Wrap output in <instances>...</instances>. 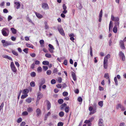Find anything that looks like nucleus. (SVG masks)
Wrapping results in <instances>:
<instances>
[{"instance_id":"nucleus-1","label":"nucleus","mask_w":126,"mask_h":126,"mask_svg":"<svg viewBox=\"0 0 126 126\" xmlns=\"http://www.w3.org/2000/svg\"><path fill=\"white\" fill-rule=\"evenodd\" d=\"M1 32L2 35L4 36H7L9 35V30L8 28H3L1 30Z\"/></svg>"},{"instance_id":"nucleus-2","label":"nucleus","mask_w":126,"mask_h":126,"mask_svg":"<svg viewBox=\"0 0 126 126\" xmlns=\"http://www.w3.org/2000/svg\"><path fill=\"white\" fill-rule=\"evenodd\" d=\"M1 43L3 44V45L4 47L10 45L12 44V43L10 42L5 41L4 40L1 41Z\"/></svg>"},{"instance_id":"nucleus-3","label":"nucleus","mask_w":126,"mask_h":126,"mask_svg":"<svg viewBox=\"0 0 126 126\" xmlns=\"http://www.w3.org/2000/svg\"><path fill=\"white\" fill-rule=\"evenodd\" d=\"M116 108L117 110L120 108L122 111H124L125 110V108L121 103L118 104L116 106Z\"/></svg>"},{"instance_id":"nucleus-4","label":"nucleus","mask_w":126,"mask_h":126,"mask_svg":"<svg viewBox=\"0 0 126 126\" xmlns=\"http://www.w3.org/2000/svg\"><path fill=\"white\" fill-rule=\"evenodd\" d=\"M10 66L12 71L14 73H15L17 71V69L15 67L13 62H11Z\"/></svg>"},{"instance_id":"nucleus-5","label":"nucleus","mask_w":126,"mask_h":126,"mask_svg":"<svg viewBox=\"0 0 126 126\" xmlns=\"http://www.w3.org/2000/svg\"><path fill=\"white\" fill-rule=\"evenodd\" d=\"M96 104L95 103H94L93 105V107L94 109L92 112H90L89 113L90 115L94 114L96 112Z\"/></svg>"},{"instance_id":"nucleus-6","label":"nucleus","mask_w":126,"mask_h":126,"mask_svg":"<svg viewBox=\"0 0 126 126\" xmlns=\"http://www.w3.org/2000/svg\"><path fill=\"white\" fill-rule=\"evenodd\" d=\"M119 55L120 57L122 59V60L123 61H125V57L122 51H120Z\"/></svg>"},{"instance_id":"nucleus-7","label":"nucleus","mask_w":126,"mask_h":126,"mask_svg":"<svg viewBox=\"0 0 126 126\" xmlns=\"http://www.w3.org/2000/svg\"><path fill=\"white\" fill-rule=\"evenodd\" d=\"M124 41L123 40H121L119 42V45L121 49H125Z\"/></svg>"},{"instance_id":"nucleus-8","label":"nucleus","mask_w":126,"mask_h":126,"mask_svg":"<svg viewBox=\"0 0 126 126\" xmlns=\"http://www.w3.org/2000/svg\"><path fill=\"white\" fill-rule=\"evenodd\" d=\"M58 29L59 32L61 35L63 36L65 35L64 31L62 27L58 28Z\"/></svg>"},{"instance_id":"nucleus-9","label":"nucleus","mask_w":126,"mask_h":126,"mask_svg":"<svg viewBox=\"0 0 126 126\" xmlns=\"http://www.w3.org/2000/svg\"><path fill=\"white\" fill-rule=\"evenodd\" d=\"M42 7L45 9L47 10L49 9V7L47 4L45 3H43L42 4Z\"/></svg>"},{"instance_id":"nucleus-10","label":"nucleus","mask_w":126,"mask_h":126,"mask_svg":"<svg viewBox=\"0 0 126 126\" xmlns=\"http://www.w3.org/2000/svg\"><path fill=\"white\" fill-rule=\"evenodd\" d=\"M103 123V119H100L98 122V126H104Z\"/></svg>"},{"instance_id":"nucleus-11","label":"nucleus","mask_w":126,"mask_h":126,"mask_svg":"<svg viewBox=\"0 0 126 126\" xmlns=\"http://www.w3.org/2000/svg\"><path fill=\"white\" fill-rule=\"evenodd\" d=\"M43 97V94H42L39 92L37 94V99L39 100L40 99Z\"/></svg>"},{"instance_id":"nucleus-12","label":"nucleus","mask_w":126,"mask_h":126,"mask_svg":"<svg viewBox=\"0 0 126 126\" xmlns=\"http://www.w3.org/2000/svg\"><path fill=\"white\" fill-rule=\"evenodd\" d=\"M102 16V10L101 9L99 15V21L100 22L101 21V18Z\"/></svg>"},{"instance_id":"nucleus-13","label":"nucleus","mask_w":126,"mask_h":126,"mask_svg":"<svg viewBox=\"0 0 126 126\" xmlns=\"http://www.w3.org/2000/svg\"><path fill=\"white\" fill-rule=\"evenodd\" d=\"M36 112L37 113L36 116L37 117H38L41 115V111L38 108L36 110Z\"/></svg>"},{"instance_id":"nucleus-14","label":"nucleus","mask_w":126,"mask_h":126,"mask_svg":"<svg viewBox=\"0 0 126 126\" xmlns=\"http://www.w3.org/2000/svg\"><path fill=\"white\" fill-rule=\"evenodd\" d=\"M14 3L15 4V5H14L15 7H16V8L17 9H19L20 6L19 3L18 2H15Z\"/></svg>"},{"instance_id":"nucleus-15","label":"nucleus","mask_w":126,"mask_h":126,"mask_svg":"<svg viewBox=\"0 0 126 126\" xmlns=\"http://www.w3.org/2000/svg\"><path fill=\"white\" fill-rule=\"evenodd\" d=\"M71 74L72 77L73 79V80L74 81H76L77 80V78L74 72H72Z\"/></svg>"},{"instance_id":"nucleus-16","label":"nucleus","mask_w":126,"mask_h":126,"mask_svg":"<svg viewBox=\"0 0 126 126\" xmlns=\"http://www.w3.org/2000/svg\"><path fill=\"white\" fill-rule=\"evenodd\" d=\"M46 101L47 102V109L48 110L51 108V104L48 100H47Z\"/></svg>"},{"instance_id":"nucleus-17","label":"nucleus","mask_w":126,"mask_h":126,"mask_svg":"<svg viewBox=\"0 0 126 126\" xmlns=\"http://www.w3.org/2000/svg\"><path fill=\"white\" fill-rule=\"evenodd\" d=\"M29 92V90L27 89H25L24 90L22 93L24 94H27Z\"/></svg>"},{"instance_id":"nucleus-18","label":"nucleus","mask_w":126,"mask_h":126,"mask_svg":"<svg viewBox=\"0 0 126 126\" xmlns=\"http://www.w3.org/2000/svg\"><path fill=\"white\" fill-rule=\"evenodd\" d=\"M11 30L12 31V33L14 34H15L16 33V30L14 28H11Z\"/></svg>"},{"instance_id":"nucleus-19","label":"nucleus","mask_w":126,"mask_h":126,"mask_svg":"<svg viewBox=\"0 0 126 126\" xmlns=\"http://www.w3.org/2000/svg\"><path fill=\"white\" fill-rule=\"evenodd\" d=\"M36 16L37 17L39 18H41L43 17V16L39 13H35Z\"/></svg>"},{"instance_id":"nucleus-20","label":"nucleus","mask_w":126,"mask_h":126,"mask_svg":"<svg viewBox=\"0 0 126 126\" xmlns=\"http://www.w3.org/2000/svg\"><path fill=\"white\" fill-rule=\"evenodd\" d=\"M26 45L28 47L32 49L33 48V46L32 45H30L29 44L27 43L26 44Z\"/></svg>"},{"instance_id":"nucleus-21","label":"nucleus","mask_w":126,"mask_h":126,"mask_svg":"<svg viewBox=\"0 0 126 126\" xmlns=\"http://www.w3.org/2000/svg\"><path fill=\"white\" fill-rule=\"evenodd\" d=\"M12 52L13 55L16 56H17L18 55V53L15 50H12Z\"/></svg>"},{"instance_id":"nucleus-22","label":"nucleus","mask_w":126,"mask_h":126,"mask_svg":"<svg viewBox=\"0 0 126 126\" xmlns=\"http://www.w3.org/2000/svg\"><path fill=\"white\" fill-rule=\"evenodd\" d=\"M44 24L45 25V27L46 29H48L49 28L47 24V21H45L44 22Z\"/></svg>"},{"instance_id":"nucleus-23","label":"nucleus","mask_w":126,"mask_h":126,"mask_svg":"<svg viewBox=\"0 0 126 126\" xmlns=\"http://www.w3.org/2000/svg\"><path fill=\"white\" fill-rule=\"evenodd\" d=\"M26 101L28 103H30L32 102V99L31 98H28L26 99Z\"/></svg>"},{"instance_id":"nucleus-24","label":"nucleus","mask_w":126,"mask_h":126,"mask_svg":"<svg viewBox=\"0 0 126 126\" xmlns=\"http://www.w3.org/2000/svg\"><path fill=\"white\" fill-rule=\"evenodd\" d=\"M40 43L41 45V47H43L44 46V41L43 40H41L40 41Z\"/></svg>"},{"instance_id":"nucleus-25","label":"nucleus","mask_w":126,"mask_h":126,"mask_svg":"<svg viewBox=\"0 0 126 126\" xmlns=\"http://www.w3.org/2000/svg\"><path fill=\"white\" fill-rule=\"evenodd\" d=\"M45 82V80L44 79H42L41 80V81L40 83V85L42 86L43 84H44Z\"/></svg>"},{"instance_id":"nucleus-26","label":"nucleus","mask_w":126,"mask_h":126,"mask_svg":"<svg viewBox=\"0 0 126 126\" xmlns=\"http://www.w3.org/2000/svg\"><path fill=\"white\" fill-rule=\"evenodd\" d=\"M42 63L45 65H48L49 64V63L48 61H44Z\"/></svg>"},{"instance_id":"nucleus-27","label":"nucleus","mask_w":126,"mask_h":126,"mask_svg":"<svg viewBox=\"0 0 126 126\" xmlns=\"http://www.w3.org/2000/svg\"><path fill=\"white\" fill-rule=\"evenodd\" d=\"M104 77L107 79H110L109 74L108 73H105L104 75Z\"/></svg>"},{"instance_id":"nucleus-28","label":"nucleus","mask_w":126,"mask_h":126,"mask_svg":"<svg viewBox=\"0 0 126 126\" xmlns=\"http://www.w3.org/2000/svg\"><path fill=\"white\" fill-rule=\"evenodd\" d=\"M64 115V112L63 111L60 112L59 113V115L61 117H63Z\"/></svg>"},{"instance_id":"nucleus-29","label":"nucleus","mask_w":126,"mask_h":126,"mask_svg":"<svg viewBox=\"0 0 126 126\" xmlns=\"http://www.w3.org/2000/svg\"><path fill=\"white\" fill-rule=\"evenodd\" d=\"M63 102V100L62 99H60L58 100V102L60 104H62Z\"/></svg>"},{"instance_id":"nucleus-30","label":"nucleus","mask_w":126,"mask_h":126,"mask_svg":"<svg viewBox=\"0 0 126 126\" xmlns=\"http://www.w3.org/2000/svg\"><path fill=\"white\" fill-rule=\"evenodd\" d=\"M67 104L65 103H63L62 104L61 106L60 107L61 109H63L66 106Z\"/></svg>"},{"instance_id":"nucleus-31","label":"nucleus","mask_w":126,"mask_h":126,"mask_svg":"<svg viewBox=\"0 0 126 126\" xmlns=\"http://www.w3.org/2000/svg\"><path fill=\"white\" fill-rule=\"evenodd\" d=\"M31 76L32 77H34L36 75V74L34 72H33L31 74Z\"/></svg>"},{"instance_id":"nucleus-32","label":"nucleus","mask_w":126,"mask_h":126,"mask_svg":"<svg viewBox=\"0 0 126 126\" xmlns=\"http://www.w3.org/2000/svg\"><path fill=\"white\" fill-rule=\"evenodd\" d=\"M28 96V94H25L22 95L21 96V98L22 99H24L27 97Z\"/></svg>"},{"instance_id":"nucleus-33","label":"nucleus","mask_w":126,"mask_h":126,"mask_svg":"<svg viewBox=\"0 0 126 126\" xmlns=\"http://www.w3.org/2000/svg\"><path fill=\"white\" fill-rule=\"evenodd\" d=\"M30 85L32 87H34L35 86V82L34 81H32L30 83Z\"/></svg>"},{"instance_id":"nucleus-34","label":"nucleus","mask_w":126,"mask_h":126,"mask_svg":"<svg viewBox=\"0 0 126 126\" xmlns=\"http://www.w3.org/2000/svg\"><path fill=\"white\" fill-rule=\"evenodd\" d=\"M32 108L30 107H29L27 108V111L29 112H31L33 111Z\"/></svg>"},{"instance_id":"nucleus-35","label":"nucleus","mask_w":126,"mask_h":126,"mask_svg":"<svg viewBox=\"0 0 126 126\" xmlns=\"http://www.w3.org/2000/svg\"><path fill=\"white\" fill-rule=\"evenodd\" d=\"M103 101H99L98 103V104L101 107H102L103 106Z\"/></svg>"},{"instance_id":"nucleus-36","label":"nucleus","mask_w":126,"mask_h":126,"mask_svg":"<svg viewBox=\"0 0 126 126\" xmlns=\"http://www.w3.org/2000/svg\"><path fill=\"white\" fill-rule=\"evenodd\" d=\"M69 107H66L65 109V111L66 113H68L69 112Z\"/></svg>"},{"instance_id":"nucleus-37","label":"nucleus","mask_w":126,"mask_h":126,"mask_svg":"<svg viewBox=\"0 0 126 126\" xmlns=\"http://www.w3.org/2000/svg\"><path fill=\"white\" fill-rule=\"evenodd\" d=\"M113 31L114 33H116L117 31V27L114 26Z\"/></svg>"},{"instance_id":"nucleus-38","label":"nucleus","mask_w":126,"mask_h":126,"mask_svg":"<svg viewBox=\"0 0 126 126\" xmlns=\"http://www.w3.org/2000/svg\"><path fill=\"white\" fill-rule=\"evenodd\" d=\"M114 81L115 83V84L116 86H117L118 85V83L117 82V78L115 77L114 78Z\"/></svg>"},{"instance_id":"nucleus-39","label":"nucleus","mask_w":126,"mask_h":126,"mask_svg":"<svg viewBox=\"0 0 126 126\" xmlns=\"http://www.w3.org/2000/svg\"><path fill=\"white\" fill-rule=\"evenodd\" d=\"M90 54L91 56H93V51L92 48L91 46H90Z\"/></svg>"},{"instance_id":"nucleus-40","label":"nucleus","mask_w":126,"mask_h":126,"mask_svg":"<svg viewBox=\"0 0 126 126\" xmlns=\"http://www.w3.org/2000/svg\"><path fill=\"white\" fill-rule=\"evenodd\" d=\"M45 56L46 57L48 58H50L51 57V56L50 54L48 53H46L45 55Z\"/></svg>"},{"instance_id":"nucleus-41","label":"nucleus","mask_w":126,"mask_h":126,"mask_svg":"<svg viewBox=\"0 0 126 126\" xmlns=\"http://www.w3.org/2000/svg\"><path fill=\"white\" fill-rule=\"evenodd\" d=\"M68 93L66 92H64L63 93V95L64 96H66L68 95Z\"/></svg>"},{"instance_id":"nucleus-42","label":"nucleus","mask_w":126,"mask_h":126,"mask_svg":"<svg viewBox=\"0 0 126 126\" xmlns=\"http://www.w3.org/2000/svg\"><path fill=\"white\" fill-rule=\"evenodd\" d=\"M115 25L114 27H117L119 26V22L118 21L115 22Z\"/></svg>"},{"instance_id":"nucleus-43","label":"nucleus","mask_w":126,"mask_h":126,"mask_svg":"<svg viewBox=\"0 0 126 126\" xmlns=\"http://www.w3.org/2000/svg\"><path fill=\"white\" fill-rule=\"evenodd\" d=\"M51 83L52 84H54L56 83V81L55 79H53L51 80Z\"/></svg>"},{"instance_id":"nucleus-44","label":"nucleus","mask_w":126,"mask_h":126,"mask_svg":"<svg viewBox=\"0 0 126 126\" xmlns=\"http://www.w3.org/2000/svg\"><path fill=\"white\" fill-rule=\"evenodd\" d=\"M78 100L79 102H82V99L81 97H79L78 98Z\"/></svg>"},{"instance_id":"nucleus-45","label":"nucleus","mask_w":126,"mask_h":126,"mask_svg":"<svg viewBox=\"0 0 126 126\" xmlns=\"http://www.w3.org/2000/svg\"><path fill=\"white\" fill-rule=\"evenodd\" d=\"M22 118L21 117H20L18 119L17 121V122L18 123H19L22 121Z\"/></svg>"},{"instance_id":"nucleus-46","label":"nucleus","mask_w":126,"mask_h":126,"mask_svg":"<svg viewBox=\"0 0 126 126\" xmlns=\"http://www.w3.org/2000/svg\"><path fill=\"white\" fill-rule=\"evenodd\" d=\"M48 46H49V49H54V47H53L51 44H49L48 45Z\"/></svg>"},{"instance_id":"nucleus-47","label":"nucleus","mask_w":126,"mask_h":126,"mask_svg":"<svg viewBox=\"0 0 126 126\" xmlns=\"http://www.w3.org/2000/svg\"><path fill=\"white\" fill-rule=\"evenodd\" d=\"M58 116L56 114H54L52 116V117L55 119H56L58 118Z\"/></svg>"},{"instance_id":"nucleus-48","label":"nucleus","mask_w":126,"mask_h":126,"mask_svg":"<svg viewBox=\"0 0 126 126\" xmlns=\"http://www.w3.org/2000/svg\"><path fill=\"white\" fill-rule=\"evenodd\" d=\"M51 73V70H49L47 71V74L48 75H50Z\"/></svg>"},{"instance_id":"nucleus-49","label":"nucleus","mask_w":126,"mask_h":126,"mask_svg":"<svg viewBox=\"0 0 126 126\" xmlns=\"http://www.w3.org/2000/svg\"><path fill=\"white\" fill-rule=\"evenodd\" d=\"M58 81L59 83H61L62 81V79L60 77L58 78Z\"/></svg>"},{"instance_id":"nucleus-50","label":"nucleus","mask_w":126,"mask_h":126,"mask_svg":"<svg viewBox=\"0 0 126 126\" xmlns=\"http://www.w3.org/2000/svg\"><path fill=\"white\" fill-rule=\"evenodd\" d=\"M29 49L28 48H25L23 50V51L26 53L27 54L28 53V50Z\"/></svg>"},{"instance_id":"nucleus-51","label":"nucleus","mask_w":126,"mask_h":126,"mask_svg":"<svg viewBox=\"0 0 126 126\" xmlns=\"http://www.w3.org/2000/svg\"><path fill=\"white\" fill-rule=\"evenodd\" d=\"M63 123L62 122H59L58 124V126H63Z\"/></svg>"},{"instance_id":"nucleus-52","label":"nucleus","mask_w":126,"mask_h":126,"mask_svg":"<svg viewBox=\"0 0 126 126\" xmlns=\"http://www.w3.org/2000/svg\"><path fill=\"white\" fill-rule=\"evenodd\" d=\"M119 20V18L118 17H115L114 21L116 22L118 21Z\"/></svg>"},{"instance_id":"nucleus-53","label":"nucleus","mask_w":126,"mask_h":126,"mask_svg":"<svg viewBox=\"0 0 126 126\" xmlns=\"http://www.w3.org/2000/svg\"><path fill=\"white\" fill-rule=\"evenodd\" d=\"M43 69L45 71H46L48 69V67L47 66H43Z\"/></svg>"},{"instance_id":"nucleus-54","label":"nucleus","mask_w":126,"mask_h":126,"mask_svg":"<svg viewBox=\"0 0 126 126\" xmlns=\"http://www.w3.org/2000/svg\"><path fill=\"white\" fill-rule=\"evenodd\" d=\"M57 87L58 88H60L62 87V85L61 84H58L56 85Z\"/></svg>"},{"instance_id":"nucleus-55","label":"nucleus","mask_w":126,"mask_h":126,"mask_svg":"<svg viewBox=\"0 0 126 126\" xmlns=\"http://www.w3.org/2000/svg\"><path fill=\"white\" fill-rule=\"evenodd\" d=\"M50 112H48L47 114H45V116H46V118H48V116L50 115Z\"/></svg>"},{"instance_id":"nucleus-56","label":"nucleus","mask_w":126,"mask_h":126,"mask_svg":"<svg viewBox=\"0 0 126 126\" xmlns=\"http://www.w3.org/2000/svg\"><path fill=\"white\" fill-rule=\"evenodd\" d=\"M28 114V112L27 111H24L22 113V114L23 115H26Z\"/></svg>"},{"instance_id":"nucleus-57","label":"nucleus","mask_w":126,"mask_h":126,"mask_svg":"<svg viewBox=\"0 0 126 126\" xmlns=\"http://www.w3.org/2000/svg\"><path fill=\"white\" fill-rule=\"evenodd\" d=\"M42 70V68L41 67H38L37 71L38 72H41Z\"/></svg>"},{"instance_id":"nucleus-58","label":"nucleus","mask_w":126,"mask_h":126,"mask_svg":"<svg viewBox=\"0 0 126 126\" xmlns=\"http://www.w3.org/2000/svg\"><path fill=\"white\" fill-rule=\"evenodd\" d=\"M108 60L107 59H106L105 58H104V60L103 64H107Z\"/></svg>"},{"instance_id":"nucleus-59","label":"nucleus","mask_w":126,"mask_h":126,"mask_svg":"<svg viewBox=\"0 0 126 126\" xmlns=\"http://www.w3.org/2000/svg\"><path fill=\"white\" fill-rule=\"evenodd\" d=\"M40 62L38 60H35V64H36L38 65L40 64Z\"/></svg>"},{"instance_id":"nucleus-60","label":"nucleus","mask_w":126,"mask_h":126,"mask_svg":"<svg viewBox=\"0 0 126 126\" xmlns=\"http://www.w3.org/2000/svg\"><path fill=\"white\" fill-rule=\"evenodd\" d=\"M35 66V64L34 63L32 64L31 66V68L32 69H33L34 68Z\"/></svg>"},{"instance_id":"nucleus-61","label":"nucleus","mask_w":126,"mask_h":126,"mask_svg":"<svg viewBox=\"0 0 126 126\" xmlns=\"http://www.w3.org/2000/svg\"><path fill=\"white\" fill-rule=\"evenodd\" d=\"M4 105V103L3 102L2 103L1 105L0 106V109H2V110L3 108V107Z\"/></svg>"},{"instance_id":"nucleus-62","label":"nucleus","mask_w":126,"mask_h":126,"mask_svg":"<svg viewBox=\"0 0 126 126\" xmlns=\"http://www.w3.org/2000/svg\"><path fill=\"white\" fill-rule=\"evenodd\" d=\"M12 19V17L10 15H9L8 17V21H9Z\"/></svg>"},{"instance_id":"nucleus-63","label":"nucleus","mask_w":126,"mask_h":126,"mask_svg":"<svg viewBox=\"0 0 126 126\" xmlns=\"http://www.w3.org/2000/svg\"><path fill=\"white\" fill-rule=\"evenodd\" d=\"M94 117H93L90 118L89 120L90 122H91L94 120Z\"/></svg>"},{"instance_id":"nucleus-64","label":"nucleus","mask_w":126,"mask_h":126,"mask_svg":"<svg viewBox=\"0 0 126 126\" xmlns=\"http://www.w3.org/2000/svg\"><path fill=\"white\" fill-rule=\"evenodd\" d=\"M25 123L24 122H22L20 124L21 126H24L25 125Z\"/></svg>"}]
</instances>
